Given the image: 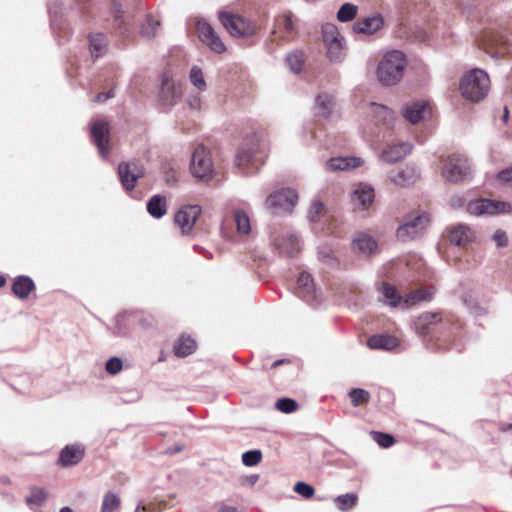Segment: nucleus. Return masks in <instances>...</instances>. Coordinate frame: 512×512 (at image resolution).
Returning <instances> with one entry per match:
<instances>
[{
  "label": "nucleus",
  "mask_w": 512,
  "mask_h": 512,
  "mask_svg": "<svg viewBox=\"0 0 512 512\" xmlns=\"http://www.w3.org/2000/svg\"><path fill=\"white\" fill-rule=\"evenodd\" d=\"M348 395L351 398L352 405L354 407L367 404L371 398L370 393L362 388H354L349 392Z\"/></svg>",
  "instance_id": "nucleus-46"
},
{
  "label": "nucleus",
  "mask_w": 512,
  "mask_h": 512,
  "mask_svg": "<svg viewBox=\"0 0 512 512\" xmlns=\"http://www.w3.org/2000/svg\"><path fill=\"white\" fill-rule=\"evenodd\" d=\"M379 291L384 303L391 307L398 306L402 301V296L397 292L394 286L388 283H383Z\"/></svg>",
  "instance_id": "nucleus-38"
},
{
  "label": "nucleus",
  "mask_w": 512,
  "mask_h": 512,
  "mask_svg": "<svg viewBox=\"0 0 512 512\" xmlns=\"http://www.w3.org/2000/svg\"><path fill=\"white\" fill-rule=\"evenodd\" d=\"M375 193L372 186L359 184L352 194V201L360 209H367L374 201Z\"/></svg>",
  "instance_id": "nucleus-23"
},
{
  "label": "nucleus",
  "mask_w": 512,
  "mask_h": 512,
  "mask_svg": "<svg viewBox=\"0 0 512 512\" xmlns=\"http://www.w3.org/2000/svg\"><path fill=\"white\" fill-rule=\"evenodd\" d=\"M327 56L332 62H341L346 53L344 39L326 45Z\"/></svg>",
  "instance_id": "nucleus-39"
},
{
  "label": "nucleus",
  "mask_w": 512,
  "mask_h": 512,
  "mask_svg": "<svg viewBox=\"0 0 512 512\" xmlns=\"http://www.w3.org/2000/svg\"><path fill=\"white\" fill-rule=\"evenodd\" d=\"M419 177V172L414 166H406L399 170H392L388 178L397 186L407 187L415 183Z\"/></svg>",
  "instance_id": "nucleus-18"
},
{
  "label": "nucleus",
  "mask_w": 512,
  "mask_h": 512,
  "mask_svg": "<svg viewBox=\"0 0 512 512\" xmlns=\"http://www.w3.org/2000/svg\"><path fill=\"white\" fill-rule=\"evenodd\" d=\"M384 25V19L381 14H375L371 17H366L357 20L353 25V30L358 34H374L379 31Z\"/></svg>",
  "instance_id": "nucleus-21"
},
{
  "label": "nucleus",
  "mask_w": 512,
  "mask_h": 512,
  "mask_svg": "<svg viewBox=\"0 0 512 512\" xmlns=\"http://www.w3.org/2000/svg\"><path fill=\"white\" fill-rule=\"evenodd\" d=\"M358 497L355 493H346L339 495L334 499V502L339 510H351L357 503Z\"/></svg>",
  "instance_id": "nucleus-42"
},
{
  "label": "nucleus",
  "mask_w": 512,
  "mask_h": 512,
  "mask_svg": "<svg viewBox=\"0 0 512 512\" xmlns=\"http://www.w3.org/2000/svg\"><path fill=\"white\" fill-rule=\"evenodd\" d=\"M262 459L260 450H250L242 454V462L245 466L252 467L257 465Z\"/></svg>",
  "instance_id": "nucleus-50"
},
{
  "label": "nucleus",
  "mask_w": 512,
  "mask_h": 512,
  "mask_svg": "<svg viewBox=\"0 0 512 512\" xmlns=\"http://www.w3.org/2000/svg\"><path fill=\"white\" fill-rule=\"evenodd\" d=\"M500 430L502 432L512 431V424L502 425Z\"/></svg>",
  "instance_id": "nucleus-64"
},
{
  "label": "nucleus",
  "mask_w": 512,
  "mask_h": 512,
  "mask_svg": "<svg viewBox=\"0 0 512 512\" xmlns=\"http://www.w3.org/2000/svg\"><path fill=\"white\" fill-rule=\"evenodd\" d=\"M117 173L123 189L129 193L134 190L137 181L144 176V168L137 161L121 162Z\"/></svg>",
  "instance_id": "nucleus-7"
},
{
  "label": "nucleus",
  "mask_w": 512,
  "mask_h": 512,
  "mask_svg": "<svg viewBox=\"0 0 512 512\" xmlns=\"http://www.w3.org/2000/svg\"><path fill=\"white\" fill-rule=\"evenodd\" d=\"M218 512H238V510L235 507H233V506L222 505L219 508Z\"/></svg>",
  "instance_id": "nucleus-62"
},
{
  "label": "nucleus",
  "mask_w": 512,
  "mask_h": 512,
  "mask_svg": "<svg viewBox=\"0 0 512 512\" xmlns=\"http://www.w3.org/2000/svg\"><path fill=\"white\" fill-rule=\"evenodd\" d=\"M196 350V342L190 336L182 335L174 344L173 352L177 357H186Z\"/></svg>",
  "instance_id": "nucleus-34"
},
{
  "label": "nucleus",
  "mask_w": 512,
  "mask_h": 512,
  "mask_svg": "<svg viewBox=\"0 0 512 512\" xmlns=\"http://www.w3.org/2000/svg\"><path fill=\"white\" fill-rule=\"evenodd\" d=\"M464 203L465 199L460 196L455 195L450 198V205L454 208H460L464 205Z\"/></svg>",
  "instance_id": "nucleus-60"
},
{
  "label": "nucleus",
  "mask_w": 512,
  "mask_h": 512,
  "mask_svg": "<svg viewBox=\"0 0 512 512\" xmlns=\"http://www.w3.org/2000/svg\"><path fill=\"white\" fill-rule=\"evenodd\" d=\"M296 32V26L290 12H284L276 18L273 33H279L281 38L290 40L294 37Z\"/></svg>",
  "instance_id": "nucleus-22"
},
{
  "label": "nucleus",
  "mask_w": 512,
  "mask_h": 512,
  "mask_svg": "<svg viewBox=\"0 0 512 512\" xmlns=\"http://www.w3.org/2000/svg\"><path fill=\"white\" fill-rule=\"evenodd\" d=\"M489 89V76L481 69H472L463 76L460 82L463 97L473 102L482 100L488 94Z\"/></svg>",
  "instance_id": "nucleus-2"
},
{
  "label": "nucleus",
  "mask_w": 512,
  "mask_h": 512,
  "mask_svg": "<svg viewBox=\"0 0 512 512\" xmlns=\"http://www.w3.org/2000/svg\"><path fill=\"white\" fill-rule=\"evenodd\" d=\"M441 320L439 313L425 312L415 321L417 333L424 335L430 333L432 326Z\"/></svg>",
  "instance_id": "nucleus-28"
},
{
  "label": "nucleus",
  "mask_w": 512,
  "mask_h": 512,
  "mask_svg": "<svg viewBox=\"0 0 512 512\" xmlns=\"http://www.w3.org/2000/svg\"><path fill=\"white\" fill-rule=\"evenodd\" d=\"M201 212L202 209L199 205H186L175 214L174 221L181 229L182 234H189L192 231Z\"/></svg>",
  "instance_id": "nucleus-11"
},
{
  "label": "nucleus",
  "mask_w": 512,
  "mask_h": 512,
  "mask_svg": "<svg viewBox=\"0 0 512 512\" xmlns=\"http://www.w3.org/2000/svg\"><path fill=\"white\" fill-rule=\"evenodd\" d=\"M434 291L429 288H421L415 291L409 292L403 302L405 306H413L421 301H430L433 297Z\"/></svg>",
  "instance_id": "nucleus-36"
},
{
  "label": "nucleus",
  "mask_w": 512,
  "mask_h": 512,
  "mask_svg": "<svg viewBox=\"0 0 512 512\" xmlns=\"http://www.w3.org/2000/svg\"><path fill=\"white\" fill-rule=\"evenodd\" d=\"M109 133L110 130L107 122L102 120H96L93 122L91 127V136L102 158H107L110 151Z\"/></svg>",
  "instance_id": "nucleus-12"
},
{
  "label": "nucleus",
  "mask_w": 512,
  "mask_h": 512,
  "mask_svg": "<svg viewBox=\"0 0 512 512\" xmlns=\"http://www.w3.org/2000/svg\"><path fill=\"white\" fill-rule=\"evenodd\" d=\"M84 457V448L81 445H67L61 450L58 462L63 467L78 464Z\"/></svg>",
  "instance_id": "nucleus-24"
},
{
  "label": "nucleus",
  "mask_w": 512,
  "mask_h": 512,
  "mask_svg": "<svg viewBox=\"0 0 512 512\" xmlns=\"http://www.w3.org/2000/svg\"><path fill=\"white\" fill-rule=\"evenodd\" d=\"M429 222L428 214L409 215L397 229V237L402 241L415 239L421 235Z\"/></svg>",
  "instance_id": "nucleus-6"
},
{
  "label": "nucleus",
  "mask_w": 512,
  "mask_h": 512,
  "mask_svg": "<svg viewBox=\"0 0 512 512\" xmlns=\"http://www.w3.org/2000/svg\"><path fill=\"white\" fill-rule=\"evenodd\" d=\"M373 439L383 448H389L394 444V438L390 434L372 432Z\"/></svg>",
  "instance_id": "nucleus-52"
},
{
  "label": "nucleus",
  "mask_w": 512,
  "mask_h": 512,
  "mask_svg": "<svg viewBox=\"0 0 512 512\" xmlns=\"http://www.w3.org/2000/svg\"><path fill=\"white\" fill-rule=\"evenodd\" d=\"M234 221L236 223L237 232L239 235L246 236L251 231V224L249 216L243 210H235Z\"/></svg>",
  "instance_id": "nucleus-40"
},
{
  "label": "nucleus",
  "mask_w": 512,
  "mask_h": 512,
  "mask_svg": "<svg viewBox=\"0 0 512 512\" xmlns=\"http://www.w3.org/2000/svg\"><path fill=\"white\" fill-rule=\"evenodd\" d=\"M412 151V145L409 142H398L388 144L381 152V160L387 164H393Z\"/></svg>",
  "instance_id": "nucleus-16"
},
{
  "label": "nucleus",
  "mask_w": 512,
  "mask_h": 512,
  "mask_svg": "<svg viewBox=\"0 0 512 512\" xmlns=\"http://www.w3.org/2000/svg\"><path fill=\"white\" fill-rule=\"evenodd\" d=\"M190 170L193 176L202 180L211 178L213 172L212 160L209 152L203 146H197L192 154Z\"/></svg>",
  "instance_id": "nucleus-8"
},
{
  "label": "nucleus",
  "mask_w": 512,
  "mask_h": 512,
  "mask_svg": "<svg viewBox=\"0 0 512 512\" xmlns=\"http://www.w3.org/2000/svg\"><path fill=\"white\" fill-rule=\"evenodd\" d=\"M160 29V20L152 14H147L140 26V34L146 39L154 38Z\"/></svg>",
  "instance_id": "nucleus-35"
},
{
  "label": "nucleus",
  "mask_w": 512,
  "mask_h": 512,
  "mask_svg": "<svg viewBox=\"0 0 512 512\" xmlns=\"http://www.w3.org/2000/svg\"><path fill=\"white\" fill-rule=\"evenodd\" d=\"M431 112L430 105L425 100H411L406 102L401 110L405 120L411 124L422 121Z\"/></svg>",
  "instance_id": "nucleus-13"
},
{
  "label": "nucleus",
  "mask_w": 512,
  "mask_h": 512,
  "mask_svg": "<svg viewBox=\"0 0 512 512\" xmlns=\"http://www.w3.org/2000/svg\"><path fill=\"white\" fill-rule=\"evenodd\" d=\"M324 209V205L320 201H314L309 210V219L315 222Z\"/></svg>",
  "instance_id": "nucleus-55"
},
{
  "label": "nucleus",
  "mask_w": 512,
  "mask_h": 512,
  "mask_svg": "<svg viewBox=\"0 0 512 512\" xmlns=\"http://www.w3.org/2000/svg\"><path fill=\"white\" fill-rule=\"evenodd\" d=\"M261 161L262 155H259V139L256 135H253L239 148L235 157V163L238 167H245L250 164L256 165Z\"/></svg>",
  "instance_id": "nucleus-10"
},
{
  "label": "nucleus",
  "mask_w": 512,
  "mask_h": 512,
  "mask_svg": "<svg viewBox=\"0 0 512 512\" xmlns=\"http://www.w3.org/2000/svg\"><path fill=\"white\" fill-rule=\"evenodd\" d=\"M120 507V498L109 492L105 494L102 504H101V512H116Z\"/></svg>",
  "instance_id": "nucleus-45"
},
{
  "label": "nucleus",
  "mask_w": 512,
  "mask_h": 512,
  "mask_svg": "<svg viewBox=\"0 0 512 512\" xmlns=\"http://www.w3.org/2000/svg\"><path fill=\"white\" fill-rule=\"evenodd\" d=\"M182 96L181 85L176 84L172 79L165 77L162 80L160 97L164 104L174 105Z\"/></svg>",
  "instance_id": "nucleus-20"
},
{
  "label": "nucleus",
  "mask_w": 512,
  "mask_h": 512,
  "mask_svg": "<svg viewBox=\"0 0 512 512\" xmlns=\"http://www.w3.org/2000/svg\"><path fill=\"white\" fill-rule=\"evenodd\" d=\"M296 293L298 297L302 298L310 305L319 303L313 279L311 275L306 272H302L298 277Z\"/></svg>",
  "instance_id": "nucleus-15"
},
{
  "label": "nucleus",
  "mask_w": 512,
  "mask_h": 512,
  "mask_svg": "<svg viewBox=\"0 0 512 512\" xmlns=\"http://www.w3.org/2000/svg\"><path fill=\"white\" fill-rule=\"evenodd\" d=\"M189 80L191 84L199 91H205L207 84L204 78L203 71L198 66H193L189 73Z\"/></svg>",
  "instance_id": "nucleus-43"
},
{
  "label": "nucleus",
  "mask_w": 512,
  "mask_h": 512,
  "mask_svg": "<svg viewBox=\"0 0 512 512\" xmlns=\"http://www.w3.org/2000/svg\"><path fill=\"white\" fill-rule=\"evenodd\" d=\"M274 244L278 251L290 257L295 256L301 249L299 239L290 233H285L274 239Z\"/></svg>",
  "instance_id": "nucleus-19"
},
{
  "label": "nucleus",
  "mask_w": 512,
  "mask_h": 512,
  "mask_svg": "<svg viewBox=\"0 0 512 512\" xmlns=\"http://www.w3.org/2000/svg\"><path fill=\"white\" fill-rule=\"evenodd\" d=\"M511 206L507 202L494 201L489 199H478L467 204V211L471 215L481 216L484 214H499L509 212Z\"/></svg>",
  "instance_id": "nucleus-9"
},
{
  "label": "nucleus",
  "mask_w": 512,
  "mask_h": 512,
  "mask_svg": "<svg viewBox=\"0 0 512 512\" xmlns=\"http://www.w3.org/2000/svg\"><path fill=\"white\" fill-rule=\"evenodd\" d=\"M335 102L334 97L327 93H321L316 97L315 111L318 116L327 118L330 116Z\"/></svg>",
  "instance_id": "nucleus-33"
},
{
  "label": "nucleus",
  "mask_w": 512,
  "mask_h": 512,
  "mask_svg": "<svg viewBox=\"0 0 512 512\" xmlns=\"http://www.w3.org/2000/svg\"><path fill=\"white\" fill-rule=\"evenodd\" d=\"M498 178L503 182L512 183V167L501 170L498 173Z\"/></svg>",
  "instance_id": "nucleus-58"
},
{
  "label": "nucleus",
  "mask_w": 512,
  "mask_h": 512,
  "mask_svg": "<svg viewBox=\"0 0 512 512\" xmlns=\"http://www.w3.org/2000/svg\"><path fill=\"white\" fill-rule=\"evenodd\" d=\"M356 250L364 255L372 254L377 249L376 241L366 233H359L353 240Z\"/></svg>",
  "instance_id": "nucleus-32"
},
{
  "label": "nucleus",
  "mask_w": 512,
  "mask_h": 512,
  "mask_svg": "<svg viewBox=\"0 0 512 512\" xmlns=\"http://www.w3.org/2000/svg\"><path fill=\"white\" fill-rule=\"evenodd\" d=\"M34 287V282L30 277L21 275L14 279L12 290L18 298L25 299L28 297Z\"/></svg>",
  "instance_id": "nucleus-31"
},
{
  "label": "nucleus",
  "mask_w": 512,
  "mask_h": 512,
  "mask_svg": "<svg viewBox=\"0 0 512 512\" xmlns=\"http://www.w3.org/2000/svg\"><path fill=\"white\" fill-rule=\"evenodd\" d=\"M493 240L496 242L498 247H505L508 243L507 235L502 230H497L493 234Z\"/></svg>",
  "instance_id": "nucleus-56"
},
{
  "label": "nucleus",
  "mask_w": 512,
  "mask_h": 512,
  "mask_svg": "<svg viewBox=\"0 0 512 512\" xmlns=\"http://www.w3.org/2000/svg\"><path fill=\"white\" fill-rule=\"evenodd\" d=\"M196 29L200 40L216 53H223L226 47L214 29L205 21H198Z\"/></svg>",
  "instance_id": "nucleus-14"
},
{
  "label": "nucleus",
  "mask_w": 512,
  "mask_h": 512,
  "mask_svg": "<svg viewBox=\"0 0 512 512\" xmlns=\"http://www.w3.org/2000/svg\"><path fill=\"white\" fill-rule=\"evenodd\" d=\"M47 498V493L44 489L34 487L31 490L30 495L26 498L27 503L41 506Z\"/></svg>",
  "instance_id": "nucleus-49"
},
{
  "label": "nucleus",
  "mask_w": 512,
  "mask_h": 512,
  "mask_svg": "<svg viewBox=\"0 0 512 512\" xmlns=\"http://www.w3.org/2000/svg\"><path fill=\"white\" fill-rule=\"evenodd\" d=\"M275 407L283 413H291L297 410L298 404L293 399L281 398L277 400Z\"/></svg>",
  "instance_id": "nucleus-51"
},
{
  "label": "nucleus",
  "mask_w": 512,
  "mask_h": 512,
  "mask_svg": "<svg viewBox=\"0 0 512 512\" xmlns=\"http://www.w3.org/2000/svg\"><path fill=\"white\" fill-rule=\"evenodd\" d=\"M371 111L376 122L385 123L391 117L389 108L381 104L372 103Z\"/></svg>",
  "instance_id": "nucleus-48"
},
{
  "label": "nucleus",
  "mask_w": 512,
  "mask_h": 512,
  "mask_svg": "<svg viewBox=\"0 0 512 512\" xmlns=\"http://www.w3.org/2000/svg\"><path fill=\"white\" fill-rule=\"evenodd\" d=\"M114 97L113 90H110L108 92H101L95 97L96 102H105L106 100Z\"/></svg>",
  "instance_id": "nucleus-59"
},
{
  "label": "nucleus",
  "mask_w": 512,
  "mask_h": 512,
  "mask_svg": "<svg viewBox=\"0 0 512 512\" xmlns=\"http://www.w3.org/2000/svg\"><path fill=\"white\" fill-rule=\"evenodd\" d=\"M319 259L325 263L331 259V253L327 251H319L318 253Z\"/></svg>",
  "instance_id": "nucleus-61"
},
{
  "label": "nucleus",
  "mask_w": 512,
  "mask_h": 512,
  "mask_svg": "<svg viewBox=\"0 0 512 512\" xmlns=\"http://www.w3.org/2000/svg\"><path fill=\"white\" fill-rule=\"evenodd\" d=\"M322 36L325 45L344 39L334 24L327 23L322 26Z\"/></svg>",
  "instance_id": "nucleus-44"
},
{
  "label": "nucleus",
  "mask_w": 512,
  "mask_h": 512,
  "mask_svg": "<svg viewBox=\"0 0 512 512\" xmlns=\"http://www.w3.org/2000/svg\"><path fill=\"white\" fill-rule=\"evenodd\" d=\"M398 344V339L388 334L373 335L367 341V345L371 349L392 350L396 348Z\"/></svg>",
  "instance_id": "nucleus-27"
},
{
  "label": "nucleus",
  "mask_w": 512,
  "mask_h": 512,
  "mask_svg": "<svg viewBox=\"0 0 512 512\" xmlns=\"http://www.w3.org/2000/svg\"><path fill=\"white\" fill-rule=\"evenodd\" d=\"M484 50L492 57H503L511 52L512 46L504 35H491L484 42Z\"/></svg>",
  "instance_id": "nucleus-17"
},
{
  "label": "nucleus",
  "mask_w": 512,
  "mask_h": 512,
  "mask_svg": "<svg viewBox=\"0 0 512 512\" xmlns=\"http://www.w3.org/2000/svg\"><path fill=\"white\" fill-rule=\"evenodd\" d=\"M357 6L351 3L343 4L337 13V19L340 22H348L355 18L357 15Z\"/></svg>",
  "instance_id": "nucleus-47"
},
{
  "label": "nucleus",
  "mask_w": 512,
  "mask_h": 512,
  "mask_svg": "<svg viewBox=\"0 0 512 512\" xmlns=\"http://www.w3.org/2000/svg\"><path fill=\"white\" fill-rule=\"evenodd\" d=\"M123 362L118 357H111L105 364L106 371L111 375H116L122 370Z\"/></svg>",
  "instance_id": "nucleus-54"
},
{
  "label": "nucleus",
  "mask_w": 512,
  "mask_h": 512,
  "mask_svg": "<svg viewBox=\"0 0 512 512\" xmlns=\"http://www.w3.org/2000/svg\"><path fill=\"white\" fill-rule=\"evenodd\" d=\"M474 237V232L466 225L454 227L449 234L450 242L459 247H466Z\"/></svg>",
  "instance_id": "nucleus-26"
},
{
  "label": "nucleus",
  "mask_w": 512,
  "mask_h": 512,
  "mask_svg": "<svg viewBox=\"0 0 512 512\" xmlns=\"http://www.w3.org/2000/svg\"><path fill=\"white\" fill-rule=\"evenodd\" d=\"M219 20L226 30L235 37H249L255 34L256 25L250 20L230 12H219Z\"/></svg>",
  "instance_id": "nucleus-5"
},
{
  "label": "nucleus",
  "mask_w": 512,
  "mask_h": 512,
  "mask_svg": "<svg viewBox=\"0 0 512 512\" xmlns=\"http://www.w3.org/2000/svg\"><path fill=\"white\" fill-rule=\"evenodd\" d=\"M147 211L153 218H162L167 213L166 197L160 194L153 195L147 202Z\"/></svg>",
  "instance_id": "nucleus-30"
},
{
  "label": "nucleus",
  "mask_w": 512,
  "mask_h": 512,
  "mask_svg": "<svg viewBox=\"0 0 512 512\" xmlns=\"http://www.w3.org/2000/svg\"><path fill=\"white\" fill-rule=\"evenodd\" d=\"M187 103L190 108L199 110L201 108L202 100L199 94H192L188 97Z\"/></svg>",
  "instance_id": "nucleus-57"
},
{
  "label": "nucleus",
  "mask_w": 512,
  "mask_h": 512,
  "mask_svg": "<svg viewBox=\"0 0 512 512\" xmlns=\"http://www.w3.org/2000/svg\"><path fill=\"white\" fill-rule=\"evenodd\" d=\"M440 169L442 177L451 183L464 181L471 173L468 158L459 153H453L443 158Z\"/></svg>",
  "instance_id": "nucleus-3"
},
{
  "label": "nucleus",
  "mask_w": 512,
  "mask_h": 512,
  "mask_svg": "<svg viewBox=\"0 0 512 512\" xmlns=\"http://www.w3.org/2000/svg\"><path fill=\"white\" fill-rule=\"evenodd\" d=\"M286 63L293 73L302 71L305 62V56L302 51L295 50L286 56Z\"/></svg>",
  "instance_id": "nucleus-41"
},
{
  "label": "nucleus",
  "mask_w": 512,
  "mask_h": 512,
  "mask_svg": "<svg viewBox=\"0 0 512 512\" xmlns=\"http://www.w3.org/2000/svg\"><path fill=\"white\" fill-rule=\"evenodd\" d=\"M406 65L407 60L403 52L389 51L378 64L377 78L385 86L394 85L401 80Z\"/></svg>",
  "instance_id": "nucleus-1"
},
{
  "label": "nucleus",
  "mask_w": 512,
  "mask_h": 512,
  "mask_svg": "<svg viewBox=\"0 0 512 512\" xmlns=\"http://www.w3.org/2000/svg\"><path fill=\"white\" fill-rule=\"evenodd\" d=\"M363 160L359 157H334L326 162L328 171H344L361 166Z\"/></svg>",
  "instance_id": "nucleus-25"
},
{
  "label": "nucleus",
  "mask_w": 512,
  "mask_h": 512,
  "mask_svg": "<svg viewBox=\"0 0 512 512\" xmlns=\"http://www.w3.org/2000/svg\"><path fill=\"white\" fill-rule=\"evenodd\" d=\"M107 45V37L103 33H92L89 35V50L94 59L106 53Z\"/></svg>",
  "instance_id": "nucleus-29"
},
{
  "label": "nucleus",
  "mask_w": 512,
  "mask_h": 512,
  "mask_svg": "<svg viewBox=\"0 0 512 512\" xmlns=\"http://www.w3.org/2000/svg\"><path fill=\"white\" fill-rule=\"evenodd\" d=\"M294 491L304 498L309 499L314 495L315 489L305 482H297L294 485Z\"/></svg>",
  "instance_id": "nucleus-53"
},
{
  "label": "nucleus",
  "mask_w": 512,
  "mask_h": 512,
  "mask_svg": "<svg viewBox=\"0 0 512 512\" xmlns=\"http://www.w3.org/2000/svg\"><path fill=\"white\" fill-rule=\"evenodd\" d=\"M129 0H111V9L115 17V24L119 28L120 33L124 34L127 31L126 20L123 18L124 7H128Z\"/></svg>",
  "instance_id": "nucleus-37"
},
{
  "label": "nucleus",
  "mask_w": 512,
  "mask_h": 512,
  "mask_svg": "<svg viewBox=\"0 0 512 512\" xmlns=\"http://www.w3.org/2000/svg\"><path fill=\"white\" fill-rule=\"evenodd\" d=\"M298 196L292 189H281L271 193L265 200L266 209L273 215L290 213L297 202Z\"/></svg>",
  "instance_id": "nucleus-4"
},
{
  "label": "nucleus",
  "mask_w": 512,
  "mask_h": 512,
  "mask_svg": "<svg viewBox=\"0 0 512 512\" xmlns=\"http://www.w3.org/2000/svg\"><path fill=\"white\" fill-rule=\"evenodd\" d=\"M183 448H184L183 445H175L173 448H170L168 450V453H178V452L182 451Z\"/></svg>",
  "instance_id": "nucleus-63"
}]
</instances>
